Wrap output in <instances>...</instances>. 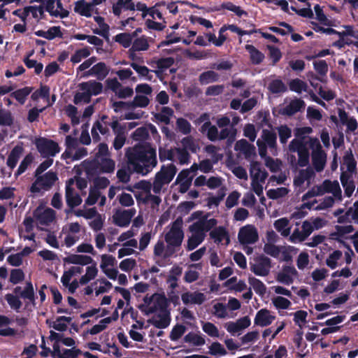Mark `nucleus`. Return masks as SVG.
<instances>
[{"mask_svg":"<svg viewBox=\"0 0 358 358\" xmlns=\"http://www.w3.org/2000/svg\"><path fill=\"white\" fill-rule=\"evenodd\" d=\"M289 88L291 91L301 94L302 92H307L308 85L306 83L299 78L291 80L289 83Z\"/></svg>","mask_w":358,"mask_h":358,"instance_id":"obj_36","label":"nucleus"},{"mask_svg":"<svg viewBox=\"0 0 358 358\" xmlns=\"http://www.w3.org/2000/svg\"><path fill=\"white\" fill-rule=\"evenodd\" d=\"M307 147V143L304 141V137L292 139L289 144V150L291 152H298Z\"/></svg>","mask_w":358,"mask_h":358,"instance_id":"obj_41","label":"nucleus"},{"mask_svg":"<svg viewBox=\"0 0 358 358\" xmlns=\"http://www.w3.org/2000/svg\"><path fill=\"white\" fill-rule=\"evenodd\" d=\"M324 188L327 193H332L335 197L341 198V189L337 180H324Z\"/></svg>","mask_w":358,"mask_h":358,"instance_id":"obj_28","label":"nucleus"},{"mask_svg":"<svg viewBox=\"0 0 358 358\" xmlns=\"http://www.w3.org/2000/svg\"><path fill=\"white\" fill-rule=\"evenodd\" d=\"M134 209L124 210L122 211H117L113 215V222L115 224L120 227H126L129 226L131 220L135 215Z\"/></svg>","mask_w":358,"mask_h":358,"instance_id":"obj_10","label":"nucleus"},{"mask_svg":"<svg viewBox=\"0 0 358 358\" xmlns=\"http://www.w3.org/2000/svg\"><path fill=\"white\" fill-rule=\"evenodd\" d=\"M275 319V316L271 314V312L263 308L259 310L255 317V324L260 327H267L270 325Z\"/></svg>","mask_w":358,"mask_h":358,"instance_id":"obj_15","label":"nucleus"},{"mask_svg":"<svg viewBox=\"0 0 358 358\" xmlns=\"http://www.w3.org/2000/svg\"><path fill=\"white\" fill-rule=\"evenodd\" d=\"M199 131L205 134L208 139L210 141L215 142L219 139V131L216 126L213 125L210 122H204Z\"/></svg>","mask_w":358,"mask_h":358,"instance_id":"obj_21","label":"nucleus"},{"mask_svg":"<svg viewBox=\"0 0 358 358\" xmlns=\"http://www.w3.org/2000/svg\"><path fill=\"white\" fill-rule=\"evenodd\" d=\"M209 236L217 244H220L224 240H226V245H228L230 241L229 233L227 229L222 226L214 228L210 232Z\"/></svg>","mask_w":358,"mask_h":358,"instance_id":"obj_18","label":"nucleus"},{"mask_svg":"<svg viewBox=\"0 0 358 358\" xmlns=\"http://www.w3.org/2000/svg\"><path fill=\"white\" fill-rule=\"evenodd\" d=\"M176 172L177 169L173 164L167 166L162 165L160 171L155 174L152 185L153 192L155 194L160 193L163 186L171 182Z\"/></svg>","mask_w":358,"mask_h":358,"instance_id":"obj_3","label":"nucleus"},{"mask_svg":"<svg viewBox=\"0 0 358 358\" xmlns=\"http://www.w3.org/2000/svg\"><path fill=\"white\" fill-rule=\"evenodd\" d=\"M157 69L160 71H164L170 68L174 64L173 57L160 58L155 62Z\"/></svg>","mask_w":358,"mask_h":358,"instance_id":"obj_62","label":"nucleus"},{"mask_svg":"<svg viewBox=\"0 0 358 358\" xmlns=\"http://www.w3.org/2000/svg\"><path fill=\"white\" fill-rule=\"evenodd\" d=\"M226 194L224 188H221L217 192V195L215 196H210L207 199L208 206L211 207L212 206H219L221 201L223 200Z\"/></svg>","mask_w":358,"mask_h":358,"instance_id":"obj_56","label":"nucleus"},{"mask_svg":"<svg viewBox=\"0 0 358 358\" xmlns=\"http://www.w3.org/2000/svg\"><path fill=\"white\" fill-rule=\"evenodd\" d=\"M150 103L149 99L145 95H136L131 101L132 108H145Z\"/></svg>","mask_w":358,"mask_h":358,"instance_id":"obj_57","label":"nucleus"},{"mask_svg":"<svg viewBox=\"0 0 358 358\" xmlns=\"http://www.w3.org/2000/svg\"><path fill=\"white\" fill-rule=\"evenodd\" d=\"M278 132L279 139L281 144H286L288 139L292 136V130L287 124L280 125L276 127Z\"/></svg>","mask_w":358,"mask_h":358,"instance_id":"obj_43","label":"nucleus"},{"mask_svg":"<svg viewBox=\"0 0 358 358\" xmlns=\"http://www.w3.org/2000/svg\"><path fill=\"white\" fill-rule=\"evenodd\" d=\"M268 90L273 94L285 92L287 88L280 79L273 80L268 85Z\"/></svg>","mask_w":358,"mask_h":358,"instance_id":"obj_42","label":"nucleus"},{"mask_svg":"<svg viewBox=\"0 0 358 358\" xmlns=\"http://www.w3.org/2000/svg\"><path fill=\"white\" fill-rule=\"evenodd\" d=\"M219 80V75L213 71H204L199 77V83L201 85H207L210 83L216 82Z\"/></svg>","mask_w":358,"mask_h":358,"instance_id":"obj_38","label":"nucleus"},{"mask_svg":"<svg viewBox=\"0 0 358 358\" xmlns=\"http://www.w3.org/2000/svg\"><path fill=\"white\" fill-rule=\"evenodd\" d=\"M289 220L287 217H282L275 221L273 225L277 231L280 232L284 237L290 234V228L288 227Z\"/></svg>","mask_w":358,"mask_h":358,"instance_id":"obj_29","label":"nucleus"},{"mask_svg":"<svg viewBox=\"0 0 358 358\" xmlns=\"http://www.w3.org/2000/svg\"><path fill=\"white\" fill-rule=\"evenodd\" d=\"M31 88L29 87H24L22 89H19L13 92L10 96L15 98L20 104H24L27 96L31 93Z\"/></svg>","mask_w":358,"mask_h":358,"instance_id":"obj_39","label":"nucleus"},{"mask_svg":"<svg viewBox=\"0 0 358 358\" xmlns=\"http://www.w3.org/2000/svg\"><path fill=\"white\" fill-rule=\"evenodd\" d=\"M271 268V259L264 255L259 257L255 264H250V271L258 276H267L269 274Z\"/></svg>","mask_w":358,"mask_h":358,"instance_id":"obj_9","label":"nucleus"},{"mask_svg":"<svg viewBox=\"0 0 358 358\" xmlns=\"http://www.w3.org/2000/svg\"><path fill=\"white\" fill-rule=\"evenodd\" d=\"M341 182L344 188L345 194L350 197L355 191V185L352 180H350L349 176L346 173H342L340 176Z\"/></svg>","mask_w":358,"mask_h":358,"instance_id":"obj_26","label":"nucleus"},{"mask_svg":"<svg viewBox=\"0 0 358 358\" xmlns=\"http://www.w3.org/2000/svg\"><path fill=\"white\" fill-rule=\"evenodd\" d=\"M34 216L41 224L48 225L55 220V212L52 208H47L38 215L34 213Z\"/></svg>","mask_w":358,"mask_h":358,"instance_id":"obj_23","label":"nucleus"},{"mask_svg":"<svg viewBox=\"0 0 358 358\" xmlns=\"http://www.w3.org/2000/svg\"><path fill=\"white\" fill-rule=\"evenodd\" d=\"M24 278V273L20 268L12 269L10 274L9 281L13 285H16Z\"/></svg>","mask_w":358,"mask_h":358,"instance_id":"obj_58","label":"nucleus"},{"mask_svg":"<svg viewBox=\"0 0 358 358\" xmlns=\"http://www.w3.org/2000/svg\"><path fill=\"white\" fill-rule=\"evenodd\" d=\"M238 238L242 245L253 244L259 239L257 229L252 224L242 227L238 231Z\"/></svg>","mask_w":358,"mask_h":358,"instance_id":"obj_6","label":"nucleus"},{"mask_svg":"<svg viewBox=\"0 0 358 358\" xmlns=\"http://www.w3.org/2000/svg\"><path fill=\"white\" fill-rule=\"evenodd\" d=\"M90 55V50L88 47L77 50L71 56V61L73 64L79 63L83 58H87Z\"/></svg>","mask_w":358,"mask_h":358,"instance_id":"obj_48","label":"nucleus"},{"mask_svg":"<svg viewBox=\"0 0 358 358\" xmlns=\"http://www.w3.org/2000/svg\"><path fill=\"white\" fill-rule=\"evenodd\" d=\"M148 48L149 44L148 39L146 36H142L133 41L131 48L129 50V52L145 51Z\"/></svg>","mask_w":358,"mask_h":358,"instance_id":"obj_32","label":"nucleus"},{"mask_svg":"<svg viewBox=\"0 0 358 358\" xmlns=\"http://www.w3.org/2000/svg\"><path fill=\"white\" fill-rule=\"evenodd\" d=\"M176 125L178 130L183 134L187 135L191 132V124L185 118L180 117L176 121Z\"/></svg>","mask_w":358,"mask_h":358,"instance_id":"obj_60","label":"nucleus"},{"mask_svg":"<svg viewBox=\"0 0 358 358\" xmlns=\"http://www.w3.org/2000/svg\"><path fill=\"white\" fill-rule=\"evenodd\" d=\"M34 144L43 157H55L60 152V148L57 142L45 137L36 138Z\"/></svg>","mask_w":358,"mask_h":358,"instance_id":"obj_4","label":"nucleus"},{"mask_svg":"<svg viewBox=\"0 0 358 358\" xmlns=\"http://www.w3.org/2000/svg\"><path fill=\"white\" fill-rule=\"evenodd\" d=\"M189 231L194 235L203 236L205 238V229L203 224V221L199 220V221L194 222L189 226Z\"/></svg>","mask_w":358,"mask_h":358,"instance_id":"obj_63","label":"nucleus"},{"mask_svg":"<svg viewBox=\"0 0 358 358\" xmlns=\"http://www.w3.org/2000/svg\"><path fill=\"white\" fill-rule=\"evenodd\" d=\"M208 353L212 356L217 357L227 355V351L220 343L215 341L208 346Z\"/></svg>","mask_w":358,"mask_h":358,"instance_id":"obj_34","label":"nucleus"},{"mask_svg":"<svg viewBox=\"0 0 358 358\" xmlns=\"http://www.w3.org/2000/svg\"><path fill=\"white\" fill-rule=\"evenodd\" d=\"M22 152L23 148L21 145H16L12 149L6 162L7 166L10 169H13L16 166Z\"/></svg>","mask_w":358,"mask_h":358,"instance_id":"obj_22","label":"nucleus"},{"mask_svg":"<svg viewBox=\"0 0 358 358\" xmlns=\"http://www.w3.org/2000/svg\"><path fill=\"white\" fill-rule=\"evenodd\" d=\"M91 94L90 92L83 91V92H76L73 97V103L78 105L81 102L89 103L91 101Z\"/></svg>","mask_w":358,"mask_h":358,"instance_id":"obj_55","label":"nucleus"},{"mask_svg":"<svg viewBox=\"0 0 358 358\" xmlns=\"http://www.w3.org/2000/svg\"><path fill=\"white\" fill-rule=\"evenodd\" d=\"M306 106L305 102L301 99L292 100L281 111L283 115L292 116L303 109Z\"/></svg>","mask_w":358,"mask_h":358,"instance_id":"obj_17","label":"nucleus"},{"mask_svg":"<svg viewBox=\"0 0 358 358\" xmlns=\"http://www.w3.org/2000/svg\"><path fill=\"white\" fill-rule=\"evenodd\" d=\"M342 257V252L341 250H334L332 253H331L329 257L326 260V264L331 268V269H334L336 268L338 264L337 261Z\"/></svg>","mask_w":358,"mask_h":358,"instance_id":"obj_51","label":"nucleus"},{"mask_svg":"<svg viewBox=\"0 0 358 358\" xmlns=\"http://www.w3.org/2000/svg\"><path fill=\"white\" fill-rule=\"evenodd\" d=\"M14 117L9 110L0 109V126L11 127Z\"/></svg>","mask_w":358,"mask_h":358,"instance_id":"obj_45","label":"nucleus"},{"mask_svg":"<svg viewBox=\"0 0 358 358\" xmlns=\"http://www.w3.org/2000/svg\"><path fill=\"white\" fill-rule=\"evenodd\" d=\"M222 9H227L228 10L234 12L237 16L241 17L242 15H247L248 13L241 9L240 6L234 5L231 1L224 2L220 5V8H216L215 10L220 11Z\"/></svg>","mask_w":358,"mask_h":358,"instance_id":"obj_35","label":"nucleus"},{"mask_svg":"<svg viewBox=\"0 0 358 358\" xmlns=\"http://www.w3.org/2000/svg\"><path fill=\"white\" fill-rule=\"evenodd\" d=\"M203 236L192 234L187 240V250L191 251L194 250L204 240Z\"/></svg>","mask_w":358,"mask_h":358,"instance_id":"obj_61","label":"nucleus"},{"mask_svg":"<svg viewBox=\"0 0 358 358\" xmlns=\"http://www.w3.org/2000/svg\"><path fill=\"white\" fill-rule=\"evenodd\" d=\"M297 164L300 167H304L309 164L310 153L308 147L297 152Z\"/></svg>","mask_w":358,"mask_h":358,"instance_id":"obj_49","label":"nucleus"},{"mask_svg":"<svg viewBox=\"0 0 358 358\" xmlns=\"http://www.w3.org/2000/svg\"><path fill=\"white\" fill-rule=\"evenodd\" d=\"M115 41L120 43L124 48H128L133 43V36L129 33H120L115 36Z\"/></svg>","mask_w":358,"mask_h":358,"instance_id":"obj_44","label":"nucleus"},{"mask_svg":"<svg viewBox=\"0 0 358 358\" xmlns=\"http://www.w3.org/2000/svg\"><path fill=\"white\" fill-rule=\"evenodd\" d=\"M72 318L66 316H60L56 319V321L51 326L54 329L59 331H65L67 329V324L64 323L70 322Z\"/></svg>","mask_w":358,"mask_h":358,"instance_id":"obj_46","label":"nucleus"},{"mask_svg":"<svg viewBox=\"0 0 358 358\" xmlns=\"http://www.w3.org/2000/svg\"><path fill=\"white\" fill-rule=\"evenodd\" d=\"M186 331V327L183 324L175 325L169 335V338L171 341H176L182 337Z\"/></svg>","mask_w":358,"mask_h":358,"instance_id":"obj_50","label":"nucleus"},{"mask_svg":"<svg viewBox=\"0 0 358 358\" xmlns=\"http://www.w3.org/2000/svg\"><path fill=\"white\" fill-rule=\"evenodd\" d=\"M79 89L82 91L90 92L91 96L100 94L103 91L102 83L94 80L87 82H83L78 85Z\"/></svg>","mask_w":358,"mask_h":358,"instance_id":"obj_19","label":"nucleus"},{"mask_svg":"<svg viewBox=\"0 0 358 358\" xmlns=\"http://www.w3.org/2000/svg\"><path fill=\"white\" fill-rule=\"evenodd\" d=\"M236 134V129L230 127L229 128H222L219 132V139L218 140H224L226 138H229V140L234 141Z\"/></svg>","mask_w":358,"mask_h":358,"instance_id":"obj_53","label":"nucleus"},{"mask_svg":"<svg viewBox=\"0 0 358 358\" xmlns=\"http://www.w3.org/2000/svg\"><path fill=\"white\" fill-rule=\"evenodd\" d=\"M248 282L259 296L263 297L266 293V286L259 279L249 277Z\"/></svg>","mask_w":358,"mask_h":358,"instance_id":"obj_30","label":"nucleus"},{"mask_svg":"<svg viewBox=\"0 0 358 358\" xmlns=\"http://www.w3.org/2000/svg\"><path fill=\"white\" fill-rule=\"evenodd\" d=\"M132 136L135 141H144L149 138L150 134L147 128L141 127L134 131Z\"/></svg>","mask_w":358,"mask_h":358,"instance_id":"obj_54","label":"nucleus"},{"mask_svg":"<svg viewBox=\"0 0 358 358\" xmlns=\"http://www.w3.org/2000/svg\"><path fill=\"white\" fill-rule=\"evenodd\" d=\"M5 299L12 310H15L16 313L20 312L22 302L19 296L8 293L5 295Z\"/></svg>","mask_w":358,"mask_h":358,"instance_id":"obj_33","label":"nucleus"},{"mask_svg":"<svg viewBox=\"0 0 358 358\" xmlns=\"http://www.w3.org/2000/svg\"><path fill=\"white\" fill-rule=\"evenodd\" d=\"M327 161V155L322 149L320 145L319 148L312 153V162L314 169L317 172H321L324 169Z\"/></svg>","mask_w":358,"mask_h":358,"instance_id":"obj_13","label":"nucleus"},{"mask_svg":"<svg viewBox=\"0 0 358 358\" xmlns=\"http://www.w3.org/2000/svg\"><path fill=\"white\" fill-rule=\"evenodd\" d=\"M181 299L185 305L189 304H202L205 300L206 296L203 293L194 292H186L181 295Z\"/></svg>","mask_w":358,"mask_h":358,"instance_id":"obj_16","label":"nucleus"},{"mask_svg":"<svg viewBox=\"0 0 358 358\" xmlns=\"http://www.w3.org/2000/svg\"><path fill=\"white\" fill-rule=\"evenodd\" d=\"M183 340L185 343H192L194 346H201L206 343V341L203 335L195 334L192 331L186 334Z\"/></svg>","mask_w":358,"mask_h":358,"instance_id":"obj_31","label":"nucleus"},{"mask_svg":"<svg viewBox=\"0 0 358 358\" xmlns=\"http://www.w3.org/2000/svg\"><path fill=\"white\" fill-rule=\"evenodd\" d=\"M74 179L70 178L66 182L65 197L67 206L69 207V210H66L69 213L75 207L78 206L82 203V198L78 193H75L74 189L72 187L74 184Z\"/></svg>","mask_w":358,"mask_h":358,"instance_id":"obj_7","label":"nucleus"},{"mask_svg":"<svg viewBox=\"0 0 358 358\" xmlns=\"http://www.w3.org/2000/svg\"><path fill=\"white\" fill-rule=\"evenodd\" d=\"M74 11L82 16L90 17L93 9L89 2H85V0H79L75 3Z\"/></svg>","mask_w":358,"mask_h":358,"instance_id":"obj_25","label":"nucleus"},{"mask_svg":"<svg viewBox=\"0 0 358 358\" xmlns=\"http://www.w3.org/2000/svg\"><path fill=\"white\" fill-rule=\"evenodd\" d=\"M85 169L88 176H97L101 173H113L115 170V162L107 157H94L90 161L85 163Z\"/></svg>","mask_w":358,"mask_h":358,"instance_id":"obj_2","label":"nucleus"},{"mask_svg":"<svg viewBox=\"0 0 358 358\" xmlns=\"http://www.w3.org/2000/svg\"><path fill=\"white\" fill-rule=\"evenodd\" d=\"M272 301L278 309H287L292 304L287 299L280 296L275 297Z\"/></svg>","mask_w":358,"mask_h":358,"instance_id":"obj_64","label":"nucleus"},{"mask_svg":"<svg viewBox=\"0 0 358 358\" xmlns=\"http://www.w3.org/2000/svg\"><path fill=\"white\" fill-rule=\"evenodd\" d=\"M13 294L19 296L20 298H22L24 300L29 301L25 302L24 308H28L29 303H31L35 306L36 296L34 287L31 281L26 282V285L23 289L20 286L15 287L13 289Z\"/></svg>","mask_w":358,"mask_h":358,"instance_id":"obj_8","label":"nucleus"},{"mask_svg":"<svg viewBox=\"0 0 358 358\" xmlns=\"http://www.w3.org/2000/svg\"><path fill=\"white\" fill-rule=\"evenodd\" d=\"M313 175L314 172L310 167L306 169H301L299 171V176L294 179V185L301 186L305 180H309Z\"/></svg>","mask_w":358,"mask_h":358,"instance_id":"obj_37","label":"nucleus"},{"mask_svg":"<svg viewBox=\"0 0 358 358\" xmlns=\"http://www.w3.org/2000/svg\"><path fill=\"white\" fill-rule=\"evenodd\" d=\"M149 322L157 329H165L168 327L171 322L169 313L159 315V320H150Z\"/></svg>","mask_w":358,"mask_h":358,"instance_id":"obj_40","label":"nucleus"},{"mask_svg":"<svg viewBox=\"0 0 358 358\" xmlns=\"http://www.w3.org/2000/svg\"><path fill=\"white\" fill-rule=\"evenodd\" d=\"M182 145V149H186L187 151L190 150L192 152L195 153L197 150V145L195 143L194 138L192 136H186L181 141Z\"/></svg>","mask_w":358,"mask_h":358,"instance_id":"obj_59","label":"nucleus"},{"mask_svg":"<svg viewBox=\"0 0 358 358\" xmlns=\"http://www.w3.org/2000/svg\"><path fill=\"white\" fill-rule=\"evenodd\" d=\"M287 193L288 189L286 187H278L277 189H270L267 191L266 195L269 199H278L286 196Z\"/></svg>","mask_w":358,"mask_h":358,"instance_id":"obj_52","label":"nucleus"},{"mask_svg":"<svg viewBox=\"0 0 358 358\" xmlns=\"http://www.w3.org/2000/svg\"><path fill=\"white\" fill-rule=\"evenodd\" d=\"M262 142L265 143L266 145L271 149L276 148L277 147V135L274 131L263 129L262 133Z\"/></svg>","mask_w":358,"mask_h":358,"instance_id":"obj_27","label":"nucleus"},{"mask_svg":"<svg viewBox=\"0 0 358 358\" xmlns=\"http://www.w3.org/2000/svg\"><path fill=\"white\" fill-rule=\"evenodd\" d=\"M245 50L250 54V62L254 65L261 64L264 59V55L252 45H246Z\"/></svg>","mask_w":358,"mask_h":358,"instance_id":"obj_24","label":"nucleus"},{"mask_svg":"<svg viewBox=\"0 0 358 358\" xmlns=\"http://www.w3.org/2000/svg\"><path fill=\"white\" fill-rule=\"evenodd\" d=\"M109 69L104 62H100L94 65L90 70L85 71L83 77L87 78L94 76L99 80H103L108 74Z\"/></svg>","mask_w":358,"mask_h":358,"instance_id":"obj_12","label":"nucleus"},{"mask_svg":"<svg viewBox=\"0 0 358 358\" xmlns=\"http://www.w3.org/2000/svg\"><path fill=\"white\" fill-rule=\"evenodd\" d=\"M339 121L342 125L346 126V133L354 132L358 128V123L354 117H349L348 113L342 108H338Z\"/></svg>","mask_w":358,"mask_h":358,"instance_id":"obj_11","label":"nucleus"},{"mask_svg":"<svg viewBox=\"0 0 358 358\" xmlns=\"http://www.w3.org/2000/svg\"><path fill=\"white\" fill-rule=\"evenodd\" d=\"M126 157L133 171L143 176L150 173L157 164L156 148L148 142L139 143L129 148Z\"/></svg>","mask_w":358,"mask_h":358,"instance_id":"obj_1","label":"nucleus"},{"mask_svg":"<svg viewBox=\"0 0 358 358\" xmlns=\"http://www.w3.org/2000/svg\"><path fill=\"white\" fill-rule=\"evenodd\" d=\"M38 181L40 182V185L44 190H49L58 180L56 173L53 171H48L43 176H36Z\"/></svg>","mask_w":358,"mask_h":358,"instance_id":"obj_20","label":"nucleus"},{"mask_svg":"<svg viewBox=\"0 0 358 358\" xmlns=\"http://www.w3.org/2000/svg\"><path fill=\"white\" fill-rule=\"evenodd\" d=\"M153 296H155L154 304L148 308V310L145 311V313L147 315L152 314L157 312L158 310L162 312L166 311L168 308L169 303L168 299L165 295L161 294H154Z\"/></svg>","mask_w":358,"mask_h":358,"instance_id":"obj_14","label":"nucleus"},{"mask_svg":"<svg viewBox=\"0 0 358 358\" xmlns=\"http://www.w3.org/2000/svg\"><path fill=\"white\" fill-rule=\"evenodd\" d=\"M182 219L178 217L172 224L170 230L166 234L164 239L168 245L180 247L184 238L182 229Z\"/></svg>","mask_w":358,"mask_h":358,"instance_id":"obj_5","label":"nucleus"},{"mask_svg":"<svg viewBox=\"0 0 358 358\" xmlns=\"http://www.w3.org/2000/svg\"><path fill=\"white\" fill-rule=\"evenodd\" d=\"M203 331L210 337H219V331L217 327L210 322H202L201 323Z\"/></svg>","mask_w":358,"mask_h":358,"instance_id":"obj_47","label":"nucleus"}]
</instances>
